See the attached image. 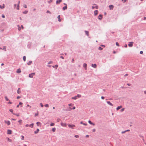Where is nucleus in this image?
Returning <instances> with one entry per match:
<instances>
[{"label": "nucleus", "instance_id": "f704fd0d", "mask_svg": "<svg viewBox=\"0 0 146 146\" xmlns=\"http://www.w3.org/2000/svg\"><path fill=\"white\" fill-rule=\"evenodd\" d=\"M58 67V65H55L54 66H53V67H54H54H55L56 68V69H57V68Z\"/></svg>", "mask_w": 146, "mask_h": 146}, {"label": "nucleus", "instance_id": "4c0bfd02", "mask_svg": "<svg viewBox=\"0 0 146 146\" xmlns=\"http://www.w3.org/2000/svg\"><path fill=\"white\" fill-rule=\"evenodd\" d=\"M98 49L100 50H102V48H101V47H99L98 48Z\"/></svg>", "mask_w": 146, "mask_h": 146}, {"label": "nucleus", "instance_id": "412c9836", "mask_svg": "<svg viewBox=\"0 0 146 146\" xmlns=\"http://www.w3.org/2000/svg\"><path fill=\"white\" fill-rule=\"evenodd\" d=\"M85 33L87 35V36H89V32L88 31H85Z\"/></svg>", "mask_w": 146, "mask_h": 146}, {"label": "nucleus", "instance_id": "2eb2a0df", "mask_svg": "<svg viewBox=\"0 0 146 146\" xmlns=\"http://www.w3.org/2000/svg\"><path fill=\"white\" fill-rule=\"evenodd\" d=\"M5 7V5H4V4H3V6H1V5H0V8L1 9H3Z\"/></svg>", "mask_w": 146, "mask_h": 146}, {"label": "nucleus", "instance_id": "79ce46f5", "mask_svg": "<svg viewBox=\"0 0 146 146\" xmlns=\"http://www.w3.org/2000/svg\"><path fill=\"white\" fill-rule=\"evenodd\" d=\"M54 124L53 123H51L50 124V125L51 126H54Z\"/></svg>", "mask_w": 146, "mask_h": 146}, {"label": "nucleus", "instance_id": "49530a36", "mask_svg": "<svg viewBox=\"0 0 146 146\" xmlns=\"http://www.w3.org/2000/svg\"><path fill=\"white\" fill-rule=\"evenodd\" d=\"M47 13H50V14H51V13L50 11H49L48 10L47 11V12H46Z\"/></svg>", "mask_w": 146, "mask_h": 146}, {"label": "nucleus", "instance_id": "a878e982", "mask_svg": "<svg viewBox=\"0 0 146 146\" xmlns=\"http://www.w3.org/2000/svg\"><path fill=\"white\" fill-rule=\"evenodd\" d=\"M86 66H87V64H86L84 63L83 64V66H84V68H86Z\"/></svg>", "mask_w": 146, "mask_h": 146}, {"label": "nucleus", "instance_id": "de8ad7c7", "mask_svg": "<svg viewBox=\"0 0 146 146\" xmlns=\"http://www.w3.org/2000/svg\"><path fill=\"white\" fill-rule=\"evenodd\" d=\"M60 120V119H57V121L58 122H59Z\"/></svg>", "mask_w": 146, "mask_h": 146}, {"label": "nucleus", "instance_id": "72a5a7b5", "mask_svg": "<svg viewBox=\"0 0 146 146\" xmlns=\"http://www.w3.org/2000/svg\"><path fill=\"white\" fill-rule=\"evenodd\" d=\"M21 137H22L21 139L22 140H24V137L23 135L21 136Z\"/></svg>", "mask_w": 146, "mask_h": 146}, {"label": "nucleus", "instance_id": "680f3d73", "mask_svg": "<svg viewBox=\"0 0 146 146\" xmlns=\"http://www.w3.org/2000/svg\"><path fill=\"white\" fill-rule=\"evenodd\" d=\"M25 126L26 127H28V126H29V125L28 124H27Z\"/></svg>", "mask_w": 146, "mask_h": 146}, {"label": "nucleus", "instance_id": "a211bd4d", "mask_svg": "<svg viewBox=\"0 0 146 146\" xmlns=\"http://www.w3.org/2000/svg\"><path fill=\"white\" fill-rule=\"evenodd\" d=\"M98 10H96L94 12V15H97L98 14Z\"/></svg>", "mask_w": 146, "mask_h": 146}, {"label": "nucleus", "instance_id": "1a4fd4ad", "mask_svg": "<svg viewBox=\"0 0 146 146\" xmlns=\"http://www.w3.org/2000/svg\"><path fill=\"white\" fill-rule=\"evenodd\" d=\"M102 16L101 15H99L98 17V19H99L101 20L102 19Z\"/></svg>", "mask_w": 146, "mask_h": 146}, {"label": "nucleus", "instance_id": "2f4dec72", "mask_svg": "<svg viewBox=\"0 0 146 146\" xmlns=\"http://www.w3.org/2000/svg\"><path fill=\"white\" fill-rule=\"evenodd\" d=\"M45 106L46 107L48 108L49 107L48 104H46L45 105Z\"/></svg>", "mask_w": 146, "mask_h": 146}, {"label": "nucleus", "instance_id": "20e7f679", "mask_svg": "<svg viewBox=\"0 0 146 146\" xmlns=\"http://www.w3.org/2000/svg\"><path fill=\"white\" fill-rule=\"evenodd\" d=\"M61 125L63 127H66L67 125V124L66 123H64L62 122L61 123Z\"/></svg>", "mask_w": 146, "mask_h": 146}, {"label": "nucleus", "instance_id": "e2e57ef3", "mask_svg": "<svg viewBox=\"0 0 146 146\" xmlns=\"http://www.w3.org/2000/svg\"><path fill=\"white\" fill-rule=\"evenodd\" d=\"M24 7L25 8H27V6L26 5H25L24 6Z\"/></svg>", "mask_w": 146, "mask_h": 146}, {"label": "nucleus", "instance_id": "ea45409f", "mask_svg": "<svg viewBox=\"0 0 146 146\" xmlns=\"http://www.w3.org/2000/svg\"><path fill=\"white\" fill-rule=\"evenodd\" d=\"M9 111L10 112L12 113L13 111V110L12 109H11L9 110Z\"/></svg>", "mask_w": 146, "mask_h": 146}, {"label": "nucleus", "instance_id": "39448f33", "mask_svg": "<svg viewBox=\"0 0 146 146\" xmlns=\"http://www.w3.org/2000/svg\"><path fill=\"white\" fill-rule=\"evenodd\" d=\"M12 131L11 130L8 129L7 130V133L8 134H12Z\"/></svg>", "mask_w": 146, "mask_h": 146}, {"label": "nucleus", "instance_id": "c9c22d12", "mask_svg": "<svg viewBox=\"0 0 146 146\" xmlns=\"http://www.w3.org/2000/svg\"><path fill=\"white\" fill-rule=\"evenodd\" d=\"M36 124L38 126H39L40 124V123L39 122H38L36 123Z\"/></svg>", "mask_w": 146, "mask_h": 146}, {"label": "nucleus", "instance_id": "3c124183", "mask_svg": "<svg viewBox=\"0 0 146 146\" xmlns=\"http://www.w3.org/2000/svg\"><path fill=\"white\" fill-rule=\"evenodd\" d=\"M72 110V108L70 107H69V109L68 110V111H70V110Z\"/></svg>", "mask_w": 146, "mask_h": 146}, {"label": "nucleus", "instance_id": "0e129e2a", "mask_svg": "<svg viewBox=\"0 0 146 146\" xmlns=\"http://www.w3.org/2000/svg\"><path fill=\"white\" fill-rule=\"evenodd\" d=\"M101 98L102 99H104V97L103 96H102L101 97Z\"/></svg>", "mask_w": 146, "mask_h": 146}, {"label": "nucleus", "instance_id": "a19ab883", "mask_svg": "<svg viewBox=\"0 0 146 146\" xmlns=\"http://www.w3.org/2000/svg\"><path fill=\"white\" fill-rule=\"evenodd\" d=\"M28 12L27 11H24L23 13L24 14H27Z\"/></svg>", "mask_w": 146, "mask_h": 146}, {"label": "nucleus", "instance_id": "dca6fc26", "mask_svg": "<svg viewBox=\"0 0 146 146\" xmlns=\"http://www.w3.org/2000/svg\"><path fill=\"white\" fill-rule=\"evenodd\" d=\"M122 108V106H118L116 108V110H118L120 109L121 108Z\"/></svg>", "mask_w": 146, "mask_h": 146}, {"label": "nucleus", "instance_id": "052dcab7", "mask_svg": "<svg viewBox=\"0 0 146 146\" xmlns=\"http://www.w3.org/2000/svg\"><path fill=\"white\" fill-rule=\"evenodd\" d=\"M2 17L3 18H4L5 17V15H2Z\"/></svg>", "mask_w": 146, "mask_h": 146}, {"label": "nucleus", "instance_id": "f03ea898", "mask_svg": "<svg viewBox=\"0 0 146 146\" xmlns=\"http://www.w3.org/2000/svg\"><path fill=\"white\" fill-rule=\"evenodd\" d=\"M35 73H32L31 74H29V76L30 78H33V76L35 75Z\"/></svg>", "mask_w": 146, "mask_h": 146}, {"label": "nucleus", "instance_id": "bf43d9fd", "mask_svg": "<svg viewBox=\"0 0 146 146\" xmlns=\"http://www.w3.org/2000/svg\"><path fill=\"white\" fill-rule=\"evenodd\" d=\"M18 27H19V28H18V30H19V31H20L21 30V29L20 28V27H19V25H18Z\"/></svg>", "mask_w": 146, "mask_h": 146}, {"label": "nucleus", "instance_id": "393cba45", "mask_svg": "<svg viewBox=\"0 0 146 146\" xmlns=\"http://www.w3.org/2000/svg\"><path fill=\"white\" fill-rule=\"evenodd\" d=\"M33 125H34V124L32 123V124L29 125V127H31V128H32L33 127Z\"/></svg>", "mask_w": 146, "mask_h": 146}, {"label": "nucleus", "instance_id": "f257e3e1", "mask_svg": "<svg viewBox=\"0 0 146 146\" xmlns=\"http://www.w3.org/2000/svg\"><path fill=\"white\" fill-rule=\"evenodd\" d=\"M68 125L69 127L72 129H73L74 127L75 126V125H70L69 124H68Z\"/></svg>", "mask_w": 146, "mask_h": 146}, {"label": "nucleus", "instance_id": "b1692460", "mask_svg": "<svg viewBox=\"0 0 146 146\" xmlns=\"http://www.w3.org/2000/svg\"><path fill=\"white\" fill-rule=\"evenodd\" d=\"M32 63V61H31L27 63V64L28 65H30Z\"/></svg>", "mask_w": 146, "mask_h": 146}, {"label": "nucleus", "instance_id": "09e8293b", "mask_svg": "<svg viewBox=\"0 0 146 146\" xmlns=\"http://www.w3.org/2000/svg\"><path fill=\"white\" fill-rule=\"evenodd\" d=\"M19 5H17V10H19Z\"/></svg>", "mask_w": 146, "mask_h": 146}, {"label": "nucleus", "instance_id": "cd10ccee", "mask_svg": "<svg viewBox=\"0 0 146 146\" xmlns=\"http://www.w3.org/2000/svg\"><path fill=\"white\" fill-rule=\"evenodd\" d=\"M52 130L53 132H54L56 130V128L55 127L53 128L52 129Z\"/></svg>", "mask_w": 146, "mask_h": 146}, {"label": "nucleus", "instance_id": "6e6d98bb", "mask_svg": "<svg viewBox=\"0 0 146 146\" xmlns=\"http://www.w3.org/2000/svg\"><path fill=\"white\" fill-rule=\"evenodd\" d=\"M23 104V103L21 102H19V105H22Z\"/></svg>", "mask_w": 146, "mask_h": 146}, {"label": "nucleus", "instance_id": "69168bd1", "mask_svg": "<svg viewBox=\"0 0 146 146\" xmlns=\"http://www.w3.org/2000/svg\"><path fill=\"white\" fill-rule=\"evenodd\" d=\"M140 53V54H142L143 53V52L142 51H141Z\"/></svg>", "mask_w": 146, "mask_h": 146}, {"label": "nucleus", "instance_id": "4468645a", "mask_svg": "<svg viewBox=\"0 0 146 146\" xmlns=\"http://www.w3.org/2000/svg\"><path fill=\"white\" fill-rule=\"evenodd\" d=\"M108 104L111 106H113V105L112 103H111L110 101H107V102Z\"/></svg>", "mask_w": 146, "mask_h": 146}, {"label": "nucleus", "instance_id": "c85d7f7f", "mask_svg": "<svg viewBox=\"0 0 146 146\" xmlns=\"http://www.w3.org/2000/svg\"><path fill=\"white\" fill-rule=\"evenodd\" d=\"M77 98V96H75L72 98V99H73L76 100Z\"/></svg>", "mask_w": 146, "mask_h": 146}, {"label": "nucleus", "instance_id": "8fccbe9b", "mask_svg": "<svg viewBox=\"0 0 146 146\" xmlns=\"http://www.w3.org/2000/svg\"><path fill=\"white\" fill-rule=\"evenodd\" d=\"M124 108H122L121 110V111H124Z\"/></svg>", "mask_w": 146, "mask_h": 146}, {"label": "nucleus", "instance_id": "c03bdc74", "mask_svg": "<svg viewBox=\"0 0 146 146\" xmlns=\"http://www.w3.org/2000/svg\"><path fill=\"white\" fill-rule=\"evenodd\" d=\"M38 113H36L35 114V116H37L38 115Z\"/></svg>", "mask_w": 146, "mask_h": 146}, {"label": "nucleus", "instance_id": "6e6552de", "mask_svg": "<svg viewBox=\"0 0 146 146\" xmlns=\"http://www.w3.org/2000/svg\"><path fill=\"white\" fill-rule=\"evenodd\" d=\"M6 139H7V141L9 142H11L12 141L11 140V139H9V138L8 137H7L6 138Z\"/></svg>", "mask_w": 146, "mask_h": 146}, {"label": "nucleus", "instance_id": "7c9ffc66", "mask_svg": "<svg viewBox=\"0 0 146 146\" xmlns=\"http://www.w3.org/2000/svg\"><path fill=\"white\" fill-rule=\"evenodd\" d=\"M53 63V62H52V61H50L49 62H48V64H52Z\"/></svg>", "mask_w": 146, "mask_h": 146}, {"label": "nucleus", "instance_id": "9b49d317", "mask_svg": "<svg viewBox=\"0 0 146 146\" xmlns=\"http://www.w3.org/2000/svg\"><path fill=\"white\" fill-rule=\"evenodd\" d=\"M21 72V71L20 69H19L17 70V72L18 73H20Z\"/></svg>", "mask_w": 146, "mask_h": 146}, {"label": "nucleus", "instance_id": "f3484780", "mask_svg": "<svg viewBox=\"0 0 146 146\" xmlns=\"http://www.w3.org/2000/svg\"><path fill=\"white\" fill-rule=\"evenodd\" d=\"M39 131V129H37L35 131V132H34L36 134Z\"/></svg>", "mask_w": 146, "mask_h": 146}, {"label": "nucleus", "instance_id": "13d9d810", "mask_svg": "<svg viewBox=\"0 0 146 146\" xmlns=\"http://www.w3.org/2000/svg\"><path fill=\"white\" fill-rule=\"evenodd\" d=\"M27 107H29L30 108H31V106H30L28 104L27 106Z\"/></svg>", "mask_w": 146, "mask_h": 146}, {"label": "nucleus", "instance_id": "7ed1b4c3", "mask_svg": "<svg viewBox=\"0 0 146 146\" xmlns=\"http://www.w3.org/2000/svg\"><path fill=\"white\" fill-rule=\"evenodd\" d=\"M133 42H129L128 44L129 46L130 47H132L133 46Z\"/></svg>", "mask_w": 146, "mask_h": 146}, {"label": "nucleus", "instance_id": "ddd939ff", "mask_svg": "<svg viewBox=\"0 0 146 146\" xmlns=\"http://www.w3.org/2000/svg\"><path fill=\"white\" fill-rule=\"evenodd\" d=\"M62 1V0H58L56 1V4H58L61 2Z\"/></svg>", "mask_w": 146, "mask_h": 146}, {"label": "nucleus", "instance_id": "4be33fe9", "mask_svg": "<svg viewBox=\"0 0 146 146\" xmlns=\"http://www.w3.org/2000/svg\"><path fill=\"white\" fill-rule=\"evenodd\" d=\"M95 8H96V9H98V6L96 5V6L95 7H94V6H93L92 7V9H94Z\"/></svg>", "mask_w": 146, "mask_h": 146}, {"label": "nucleus", "instance_id": "338daca9", "mask_svg": "<svg viewBox=\"0 0 146 146\" xmlns=\"http://www.w3.org/2000/svg\"><path fill=\"white\" fill-rule=\"evenodd\" d=\"M3 49H5V51L6 50V47L5 46H4L3 48Z\"/></svg>", "mask_w": 146, "mask_h": 146}, {"label": "nucleus", "instance_id": "58836bf2", "mask_svg": "<svg viewBox=\"0 0 146 146\" xmlns=\"http://www.w3.org/2000/svg\"><path fill=\"white\" fill-rule=\"evenodd\" d=\"M5 99L7 101H9V99L7 98V97H5Z\"/></svg>", "mask_w": 146, "mask_h": 146}, {"label": "nucleus", "instance_id": "774afa93", "mask_svg": "<svg viewBox=\"0 0 146 146\" xmlns=\"http://www.w3.org/2000/svg\"><path fill=\"white\" fill-rule=\"evenodd\" d=\"M8 104H12V103L11 102H9L8 103Z\"/></svg>", "mask_w": 146, "mask_h": 146}, {"label": "nucleus", "instance_id": "9d476101", "mask_svg": "<svg viewBox=\"0 0 146 146\" xmlns=\"http://www.w3.org/2000/svg\"><path fill=\"white\" fill-rule=\"evenodd\" d=\"M88 122L91 125H95V124L94 123H92L90 120L88 121Z\"/></svg>", "mask_w": 146, "mask_h": 146}, {"label": "nucleus", "instance_id": "864d4df0", "mask_svg": "<svg viewBox=\"0 0 146 146\" xmlns=\"http://www.w3.org/2000/svg\"><path fill=\"white\" fill-rule=\"evenodd\" d=\"M116 44L117 46H119V44H118V43L117 42H116Z\"/></svg>", "mask_w": 146, "mask_h": 146}, {"label": "nucleus", "instance_id": "37998d69", "mask_svg": "<svg viewBox=\"0 0 146 146\" xmlns=\"http://www.w3.org/2000/svg\"><path fill=\"white\" fill-rule=\"evenodd\" d=\"M13 114L16 115L17 116H19V114H15L14 113H13Z\"/></svg>", "mask_w": 146, "mask_h": 146}, {"label": "nucleus", "instance_id": "5fc2aeb1", "mask_svg": "<svg viewBox=\"0 0 146 146\" xmlns=\"http://www.w3.org/2000/svg\"><path fill=\"white\" fill-rule=\"evenodd\" d=\"M127 0H122V1H123L124 3H125Z\"/></svg>", "mask_w": 146, "mask_h": 146}, {"label": "nucleus", "instance_id": "5701e85b", "mask_svg": "<svg viewBox=\"0 0 146 146\" xmlns=\"http://www.w3.org/2000/svg\"><path fill=\"white\" fill-rule=\"evenodd\" d=\"M57 18L58 19V21L60 22L61 21V20L60 19V15L58 16Z\"/></svg>", "mask_w": 146, "mask_h": 146}, {"label": "nucleus", "instance_id": "a18cd8bd", "mask_svg": "<svg viewBox=\"0 0 146 146\" xmlns=\"http://www.w3.org/2000/svg\"><path fill=\"white\" fill-rule=\"evenodd\" d=\"M40 106H41V107H43V104H42V103H40Z\"/></svg>", "mask_w": 146, "mask_h": 146}, {"label": "nucleus", "instance_id": "bb28decb", "mask_svg": "<svg viewBox=\"0 0 146 146\" xmlns=\"http://www.w3.org/2000/svg\"><path fill=\"white\" fill-rule=\"evenodd\" d=\"M67 9V7L66 6H65L64 7H63V10H64L65 9Z\"/></svg>", "mask_w": 146, "mask_h": 146}, {"label": "nucleus", "instance_id": "423d86ee", "mask_svg": "<svg viewBox=\"0 0 146 146\" xmlns=\"http://www.w3.org/2000/svg\"><path fill=\"white\" fill-rule=\"evenodd\" d=\"M5 122L8 125L10 124V122L9 121H5Z\"/></svg>", "mask_w": 146, "mask_h": 146}, {"label": "nucleus", "instance_id": "aec40b11", "mask_svg": "<svg viewBox=\"0 0 146 146\" xmlns=\"http://www.w3.org/2000/svg\"><path fill=\"white\" fill-rule=\"evenodd\" d=\"M22 120L21 119L19 120L18 121V122L19 123V124L20 125H21V123H22Z\"/></svg>", "mask_w": 146, "mask_h": 146}, {"label": "nucleus", "instance_id": "603ef678", "mask_svg": "<svg viewBox=\"0 0 146 146\" xmlns=\"http://www.w3.org/2000/svg\"><path fill=\"white\" fill-rule=\"evenodd\" d=\"M92 131L93 132H95L96 131V129H92Z\"/></svg>", "mask_w": 146, "mask_h": 146}, {"label": "nucleus", "instance_id": "f8f14e48", "mask_svg": "<svg viewBox=\"0 0 146 146\" xmlns=\"http://www.w3.org/2000/svg\"><path fill=\"white\" fill-rule=\"evenodd\" d=\"M92 67L94 68H96L97 66L95 64H92Z\"/></svg>", "mask_w": 146, "mask_h": 146}, {"label": "nucleus", "instance_id": "c756f323", "mask_svg": "<svg viewBox=\"0 0 146 146\" xmlns=\"http://www.w3.org/2000/svg\"><path fill=\"white\" fill-rule=\"evenodd\" d=\"M23 59L24 61L26 60V57L25 56H24L23 57Z\"/></svg>", "mask_w": 146, "mask_h": 146}, {"label": "nucleus", "instance_id": "4d7b16f0", "mask_svg": "<svg viewBox=\"0 0 146 146\" xmlns=\"http://www.w3.org/2000/svg\"><path fill=\"white\" fill-rule=\"evenodd\" d=\"M20 98H21V97L19 96H17V99H19Z\"/></svg>", "mask_w": 146, "mask_h": 146}, {"label": "nucleus", "instance_id": "0eeeda50", "mask_svg": "<svg viewBox=\"0 0 146 146\" xmlns=\"http://www.w3.org/2000/svg\"><path fill=\"white\" fill-rule=\"evenodd\" d=\"M109 7L110 10L113 9V5H110L109 6Z\"/></svg>", "mask_w": 146, "mask_h": 146}, {"label": "nucleus", "instance_id": "e433bc0d", "mask_svg": "<svg viewBox=\"0 0 146 146\" xmlns=\"http://www.w3.org/2000/svg\"><path fill=\"white\" fill-rule=\"evenodd\" d=\"M76 96H77V97L79 98H80L81 97V96L80 95L78 94Z\"/></svg>", "mask_w": 146, "mask_h": 146}, {"label": "nucleus", "instance_id": "473e14b6", "mask_svg": "<svg viewBox=\"0 0 146 146\" xmlns=\"http://www.w3.org/2000/svg\"><path fill=\"white\" fill-rule=\"evenodd\" d=\"M75 137L77 138H78L79 137V136L78 135H76L74 136Z\"/></svg>", "mask_w": 146, "mask_h": 146}, {"label": "nucleus", "instance_id": "6ab92c4d", "mask_svg": "<svg viewBox=\"0 0 146 146\" xmlns=\"http://www.w3.org/2000/svg\"><path fill=\"white\" fill-rule=\"evenodd\" d=\"M20 90V88H18V90H17V93L18 94H19L21 92Z\"/></svg>", "mask_w": 146, "mask_h": 146}]
</instances>
